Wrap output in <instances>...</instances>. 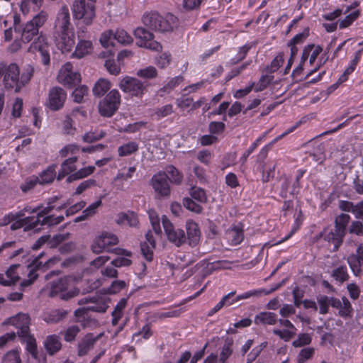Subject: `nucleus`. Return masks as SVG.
I'll list each match as a JSON object with an SVG mask.
<instances>
[{"label": "nucleus", "instance_id": "obj_3", "mask_svg": "<svg viewBox=\"0 0 363 363\" xmlns=\"http://www.w3.org/2000/svg\"><path fill=\"white\" fill-rule=\"evenodd\" d=\"M143 23L153 30L165 33L172 31L177 26L178 18L172 13L162 16L157 12L152 11L143 16Z\"/></svg>", "mask_w": 363, "mask_h": 363}, {"label": "nucleus", "instance_id": "obj_10", "mask_svg": "<svg viewBox=\"0 0 363 363\" xmlns=\"http://www.w3.org/2000/svg\"><path fill=\"white\" fill-rule=\"evenodd\" d=\"M120 89L131 96H141L146 91V85L137 78L125 77L119 83Z\"/></svg>", "mask_w": 363, "mask_h": 363}, {"label": "nucleus", "instance_id": "obj_36", "mask_svg": "<svg viewBox=\"0 0 363 363\" xmlns=\"http://www.w3.org/2000/svg\"><path fill=\"white\" fill-rule=\"evenodd\" d=\"M138 150V145L135 142H130L118 147V155L120 157L130 155Z\"/></svg>", "mask_w": 363, "mask_h": 363}, {"label": "nucleus", "instance_id": "obj_4", "mask_svg": "<svg viewBox=\"0 0 363 363\" xmlns=\"http://www.w3.org/2000/svg\"><path fill=\"white\" fill-rule=\"evenodd\" d=\"M110 298L108 296H89V298H84L79 301V304L91 303V306L87 307H82L77 309L74 311V316L77 318V322L81 323L83 327H85L84 320L88 316L89 311L97 313H104L106 311Z\"/></svg>", "mask_w": 363, "mask_h": 363}, {"label": "nucleus", "instance_id": "obj_44", "mask_svg": "<svg viewBox=\"0 0 363 363\" xmlns=\"http://www.w3.org/2000/svg\"><path fill=\"white\" fill-rule=\"evenodd\" d=\"M342 303L339 310V315L343 318L350 317L352 313V308L350 302L346 296H342Z\"/></svg>", "mask_w": 363, "mask_h": 363}, {"label": "nucleus", "instance_id": "obj_40", "mask_svg": "<svg viewBox=\"0 0 363 363\" xmlns=\"http://www.w3.org/2000/svg\"><path fill=\"white\" fill-rule=\"evenodd\" d=\"M332 276L336 281L341 283L347 281L349 278L347 267L345 266H340L335 269L332 272Z\"/></svg>", "mask_w": 363, "mask_h": 363}, {"label": "nucleus", "instance_id": "obj_5", "mask_svg": "<svg viewBox=\"0 0 363 363\" xmlns=\"http://www.w3.org/2000/svg\"><path fill=\"white\" fill-rule=\"evenodd\" d=\"M48 19V13L40 11L28 21L23 28L21 40L25 43L30 42L39 33V28L42 27Z\"/></svg>", "mask_w": 363, "mask_h": 363}, {"label": "nucleus", "instance_id": "obj_12", "mask_svg": "<svg viewBox=\"0 0 363 363\" xmlns=\"http://www.w3.org/2000/svg\"><path fill=\"white\" fill-rule=\"evenodd\" d=\"M30 318L28 314L19 313L16 315L11 317L6 320L4 325H12L17 329L18 336H28L30 333L29 325Z\"/></svg>", "mask_w": 363, "mask_h": 363}, {"label": "nucleus", "instance_id": "obj_9", "mask_svg": "<svg viewBox=\"0 0 363 363\" xmlns=\"http://www.w3.org/2000/svg\"><path fill=\"white\" fill-rule=\"evenodd\" d=\"M162 223L167 239L170 242L177 247H180L186 242V236L184 230L174 228L166 216H162Z\"/></svg>", "mask_w": 363, "mask_h": 363}, {"label": "nucleus", "instance_id": "obj_13", "mask_svg": "<svg viewBox=\"0 0 363 363\" xmlns=\"http://www.w3.org/2000/svg\"><path fill=\"white\" fill-rule=\"evenodd\" d=\"M30 52H39L41 56V61L43 65L50 64V45L46 40L45 36L40 35L32 43L28 49Z\"/></svg>", "mask_w": 363, "mask_h": 363}, {"label": "nucleus", "instance_id": "obj_48", "mask_svg": "<svg viewBox=\"0 0 363 363\" xmlns=\"http://www.w3.org/2000/svg\"><path fill=\"white\" fill-rule=\"evenodd\" d=\"M79 332L80 328L78 325H72L68 327L65 332V340L68 342L74 341Z\"/></svg>", "mask_w": 363, "mask_h": 363}, {"label": "nucleus", "instance_id": "obj_31", "mask_svg": "<svg viewBox=\"0 0 363 363\" xmlns=\"http://www.w3.org/2000/svg\"><path fill=\"white\" fill-rule=\"evenodd\" d=\"M55 167L56 165L49 167L46 170L37 177L38 183L40 184H45L51 183L55 177Z\"/></svg>", "mask_w": 363, "mask_h": 363}, {"label": "nucleus", "instance_id": "obj_1", "mask_svg": "<svg viewBox=\"0 0 363 363\" xmlns=\"http://www.w3.org/2000/svg\"><path fill=\"white\" fill-rule=\"evenodd\" d=\"M52 38L62 52L71 51L75 44L74 33L70 22L69 9L62 6L58 12L53 28Z\"/></svg>", "mask_w": 363, "mask_h": 363}, {"label": "nucleus", "instance_id": "obj_41", "mask_svg": "<svg viewBox=\"0 0 363 363\" xmlns=\"http://www.w3.org/2000/svg\"><path fill=\"white\" fill-rule=\"evenodd\" d=\"M168 179L172 183L179 184L182 182L183 175L174 166H169L167 169Z\"/></svg>", "mask_w": 363, "mask_h": 363}, {"label": "nucleus", "instance_id": "obj_27", "mask_svg": "<svg viewBox=\"0 0 363 363\" xmlns=\"http://www.w3.org/2000/svg\"><path fill=\"white\" fill-rule=\"evenodd\" d=\"M33 219L34 217L29 216L17 220H16V222L11 224L10 228L11 230H16L26 225L24 229L26 231L32 230L36 228L35 223L33 221Z\"/></svg>", "mask_w": 363, "mask_h": 363}, {"label": "nucleus", "instance_id": "obj_61", "mask_svg": "<svg viewBox=\"0 0 363 363\" xmlns=\"http://www.w3.org/2000/svg\"><path fill=\"white\" fill-rule=\"evenodd\" d=\"M152 335V332L151 330V325L150 323H146L140 331L133 334L134 337L142 336L145 340H148Z\"/></svg>", "mask_w": 363, "mask_h": 363}, {"label": "nucleus", "instance_id": "obj_37", "mask_svg": "<svg viewBox=\"0 0 363 363\" xmlns=\"http://www.w3.org/2000/svg\"><path fill=\"white\" fill-rule=\"evenodd\" d=\"M228 235L231 240V243L235 245L240 244L244 238L243 230L238 227L229 230Z\"/></svg>", "mask_w": 363, "mask_h": 363}, {"label": "nucleus", "instance_id": "obj_34", "mask_svg": "<svg viewBox=\"0 0 363 363\" xmlns=\"http://www.w3.org/2000/svg\"><path fill=\"white\" fill-rule=\"evenodd\" d=\"M350 220V216L346 213H341L335 220V228L346 234V227Z\"/></svg>", "mask_w": 363, "mask_h": 363}, {"label": "nucleus", "instance_id": "obj_25", "mask_svg": "<svg viewBox=\"0 0 363 363\" xmlns=\"http://www.w3.org/2000/svg\"><path fill=\"white\" fill-rule=\"evenodd\" d=\"M96 339L91 338L89 335H86L78 344L77 354L79 357L87 354L89 350L94 347Z\"/></svg>", "mask_w": 363, "mask_h": 363}, {"label": "nucleus", "instance_id": "obj_26", "mask_svg": "<svg viewBox=\"0 0 363 363\" xmlns=\"http://www.w3.org/2000/svg\"><path fill=\"white\" fill-rule=\"evenodd\" d=\"M111 89V82L105 79H99L93 87L92 91L94 96L101 97Z\"/></svg>", "mask_w": 363, "mask_h": 363}, {"label": "nucleus", "instance_id": "obj_53", "mask_svg": "<svg viewBox=\"0 0 363 363\" xmlns=\"http://www.w3.org/2000/svg\"><path fill=\"white\" fill-rule=\"evenodd\" d=\"M183 205L188 210L196 213H199L202 211V207L200 205L197 204L191 199L188 197L183 199Z\"/></svg>", "mask_w": 363, "mask_h": 363}, {"label": "nucleus", "instance_id": "obj_42", "mask_svg": "<svg viewBox=\"0 0 363 363\" xmlns=\"http://www.w3.org/2000/svg\"><path fill=\"white\" fill-rule=\"evenodd\" d=\"M189 194L194 199L201 203H205L207 201V196L204 189L200 187H191L189 190Z\"/></svg>", "mask_w": 363, "mask_h": 363}, {"label": "nucleus", "instance_id": "obj_57", "mask_svg": "<svg viewBox=\"0 0 363 363\" xmlns=\"http://www.w3.org/2000/svg\"><path fill=\"white\" fill-rule=\"evenodd\" d=\"M349 233L351 234H355L358 236L363 235V224L362 222L354 220L351 223L349 227Z\"/></svg>", "mask_w": 363, "mask_h": 363}, {"label": "nucleus", "instance_id": "obj_64", "mask_svg": "<svg viewBox=\"0 0 363 363\" xmlns=\"http://www.w3.org/2000/svg\"><path fill=\"white\" fill-rule=\"evenodd\" d=\"M64 220V217L62 216H60L57 217H54V216H48L43 218V220L41 222V225H57L62 222Z\"/></svg>", "mask_w": 363, "mask_h": 363}, {"label": "nucleus", "instance_id": "obj_60", "mask_svg": "<svg viewBox=\"0 0 363 363\" xmlns=\"http://www.w3.org/2000/svg\"><path fill=\"white\" fill-rule=\"evenodd\" d=\"M233 350L230 345H224L219 355L218 363H225L232 354Z\"/></svg>", "mask_w": 363, "mask_h": 363}, {"label": "nucleus", "instance_id": "obj_52", "mask_svg": "<svg viewBox=\"0 0 363 363\" xmlns=\"http://www.w3.org/2000/svg\"><path fill=\"white\" fill-rule=\"evenodd\" d=\"M286 279L282 280L281 282L277 284L274 286L269 289H262L259 290H255L252 291H250L246 293L245 295H258L261 294H265L266 295L269 294L271 293H274L277 289H279L286 281Z\"/></svg>", "mask_w": 363, "mask_h": 363}, {"label": "nucleus", "instance_id": "obj_39", "mask_svg": "<svg viewBox=\"0 0 363 363\" xmlns=\"http://www.w3.org/2000/svg\"><path fill=\"white\" fill-rule=\"evenodd\" d=\"M137 76L143 79H151L157 77V71L153 66H149L137 71Z\"/></svg>", "mask_w": 363, "mask_h": 363}, {"label": "nucleus", "instance_id": "obj_23", "mask_svg": "<svg viewBox=\"0 0 363 363\" xmlns=\"http://www.w3.org/2000/svg\"><path fill=\"white\" fill-rule=\"evenodd\" d=\"M127 298H122L116 304V306L114 308V310L113 311L111 315H112V320H111V324L113 326H116L121 320V318L123 315V310L125 308L127 305Z\"/></svg>", "mask_w": 363, "mask_h": 363}, {"label": "nucleus", "instance_id": "obj_51", "mask_svg": "<svg viewBox=\"0 0 363 363\" xmlns=\"http://www.w3.org/2000/svg\"><path fill=\"white\" fill-rule=\"evenodd\" d=\"M359 16L358 10L348 14L344 19L340 21L339 26L340 28H345L350 26Z\"/></svg>", "mask_w": 363, "mask_h": 363}, {"label": "nucleus", "instance_id": "obj_17", "mask_svg": "<svg viewBox=\"0 0 363 363\" xmlns=\"http://www.w3.org/2000/svg\"><path fill=\"white\" fill-rule=\"evenodd\" d=\"M345 235V234L338 231L335 228H334V230H331L330 231H327L325 230L320 234V237H323L324 240L333 245L332 249L333 252H337L339 250L343 242Z\"/></svg>", "mask_w": 363, "mask_h": 363}, {"label": "nucleus", "instance_id": "obj_18", "mask_svg": "<svg viewBox=\"0 0 363 363\" xmlns=\"http://www.w3.org/2000/svg\"><path fill=\"white\" fill-rule=\"evenodd\" d=\"M42 254L39 256L36 257L33 262L28 266L30 269L28 273V279L23 281L21 283V288L23 289L24 287L29 286L31 285L33 281L37 279L38 274L36 273V270L40 269L43 265L42 262L40 261V258L41 257Z\"/></svg>", "mask_w": 363, "mask_h": 363}, {"label": "nucleus", "instance_id": "obj_55", "mask_svg": "<svg viewBox=\"0 0 363 363\" xmlns=\"http://www.w3.org/2000/svg\"><path fill=\"white\" fill-rule=\"evenodd\" d=\"M173 113V106L171 104H167L162 107L157 108L155 110V114L159 118H164L169 116Z\"/></svg>", "mask_w": 363, "mask_h": 363}, {"label": "nucleus", "instance_id": "obj_54", "mask_svg": "<svg viewBox=\"0 0 363 363\" xmlns=\"http://www.w3.org/2000/svg\"><path fill=\"white\" fill-rule=\"evenodd\" d=\"M311 337L307 333L300 334L296 340L293 342V345L295 347H301L308 345L311 342Z\"/></svg>", "mask_w": 363, "mask_h": 363}, {"label": "nucleus", "instance_id": "obj_15", "mask_svg": "<svg viewBox=\"0 0 363 363\" xmlns=\"http://www.w3.org/2000/svg\"><path fill=\"white\" fill-rule=\"evenodd\" d=\"M118 242V237L108 232L102 233L96 240L91 248L94 253L99 254L107 247L116 245Z\"/></svg>", "mask_w": 363, "mask_h": 363}, {"label": "nucleus", "instance_id": "obj_45", "mask_svg": "<svg viewBox=\"0 0 363 363\" xmlns=\"http://www.w3.org/2000/svg\"><path fill=\"white\" fill-rule=\"evenodd\" d=\"M3 363H21L20 351L18 350L9 351L3 358Z\"/></svg>", "mask_w": 363, "mask_h": 363}, {"label": "nucleus", "instance_id": "obj_6", "mask_svg": "<svg viewBox=\"0 0 363 363\" xmlns=\"http://www.w3.org/2000/svg\"><path fill=\"white\" fill-rule=\"evenodd\" d=\"M72 12L75 18L83 19L86 25H89L95 17L94 3L91 0H75Z\"/></svg>", "mask_w": 363, "mask_h": 363}, {"label": "nucleus", "instance_id": "obj_22", "mask_svg": "<svg viewBox=\"0 0 363 363\" xmlns=\"http://www.w3.org/2000/svg\"><path fill=\"white\" fill-rule=\"evenodd\" d=\"M277 321V315L272 312H260L255 317L256 325H274Z\"/></svg>", "mask_w": 363, "mask_h": 363}, {"label": "nucleus", "instance_id": "obj_2", "mask_svg": "<svg viewBox=\"0 0 363 363\" xmlns=\"http://www.w3.org/2000/svg\"><path fill=\"white\" fill-rule=\"evenodd\" d=\"M33 74L34 68L30 65L24 67L20 76V69L16 63L8 65L4 62H0V79L4 77L3 84L6 90H13L15 93L20 92L30 82Z\"/></svg>", "mask_w": 363, "mask_h": 363}, {"label": "nucleus", "instance_id": "obj_7", "mask_svg": "<svg viewBox=\"0 0 363 363\" xmlns=\"http://www.w3.org/2000/svg\"><path fill=\"white\" fill-rule=\"evenodd\" d=\"M121 96L118 90H111L105 98L99 102V111L101 116L110 117L119 107Z\"/></svg>", "mask_w": 363, "mask_h": 363}, {"label": "nucleus", "instance_id": "obj_29", "mask_svg": "<svg viewBox=\"0 0 363 363\" xmlns=\"http://www.w3.org/2000/svg\"><path fill=\"white\" fill-rule=\"evenodd\" d=\"M233 297V296H223V298L208 311V316H212L218 311H220L225 305H231L235 301H237L245 298H248L249 296H236V298L233 299L232 301H230V299Z\"/></svg>", "mask_w": 363, "mask_h": 363}, {"label": "nucleus", "instance_id": "obj_28", "mask_svg": "<svg viewBox=\"0 0 363 363\" xmlns=\"http://www.w3.org/2000/svg\"><path fill=\"white\" fill-rule=\"evenodd\" d=\"M69 286V279L67 278H61L57 281H53L51 285L50 294L57 295L59 293L65 291Z\"/></svg>", "mask_w": 363, "mask_h": 363}, {"label": "nucleus", "instance_id": "obj_63", "mask_svg": "<svg viewBox=\"0 0 363 363\" xmlns=\"http://www.w3.org/2000/svg\"><path fill=\"white\" fill-rule=\"evenodd\" d=\"M284 62V54L279 53L271 62L268 67L269 72H275Z\"/></svg>", "mask_w": 363, "mask_h": 363}, {"label": "nucleus", "instance_id": "obj_30", "mask_svg": "<svg viewBox=\"0 0 363 363\" xmlns=\"http://www.w3.org/2000/svg\"><path fill=\"white\" fill-rule=\"evenodd\" d=\"M347 262L350 266L354 275L357 276L362 272V261L360 255L357 252L355 255H351L347 258Z\"/></svg>", "mask_w": 363, "mask_h": 363}, {"label": "nucleus", "instance_id": "obj_20", "mask_svg": "<svg viewBox=\"0 0 363 363\" xmlns=\"http://www.w3.org/2000/svg\"><path fill=\"white\" fill-rule=\"evenodd\" d=\"M186 228L189 245L191 246L196 245L201 235L198 224L194 221H188L186 225Z\"/></svg>", "mask_w": 363, "mask_h": 363}, {"label": "nucleus", "instance_id": "obj_16", "mask_svg": "<svg viewBox=\"0 0 363 363\" xmlns=\"http://www.w3.org/2000/svg\"><path fill=\"white\" fill-rule=\"evenodd\" d=\"M167 179L168 176L164 172H159L152 178L153 189L162 196H169L170 194V187Z\"/></svg>", "mask_w": 363, "mask_h": 363}, {"label": "nucleus", "instance_id": "obj_47", "mask_svg": "<svg viewBox=\"0 0 363 363\" xmlns=\"http://www.w3.org/2000/svg\"><path fill=\"white\" fill-rule=\"evenodd\" d=\"M115 33L116 40L123 45H128L133 43L132 37L124 30H117Z\"/></svg>", "mask_w": 363, "mask_h": 363}, {"label": "nucleus", "instance_id": "obj_59", "mask_svg": "<svg viewBox=\"0 0 363 363\" xmlns=\"http://www.w3.org/2000/svg\"><path fill=\"white\" fill-rule=\"evenodd\" d=\"M95 185L96 181L94 179H89L86 181H84L77 187L74 195H79L85 190Z\"/></svg>", "mask_w": 363, "mask_h": 363}, {"label": "nucleus", "instance_id": "obj_11", "mask_svg": "<svg viewBox=\"0 0 363 363\" xmlns=\"http://www.w3.org/2000/svg\"><path fill=\"white\" fill-rule=\"evenodd\" d=\"M73 66L70 62L65 63L60 69L57 79L59 82L72 88L81 82L79 72L72 71Z\"/></svg>", "mask_w": 363, "mask_h": 363}, {"label": "nucleus", "instance_id": "obj_14", "mask_svg": "<svg viewBox=\"0 0 363 363\" xmlns=\"http://www.w3.org/2000/svg\"><path fill=\"white\" fill-rule=\"evenodd\" d=\"M67 99L65 91L59 86L50 89L48 106L51 110L57 111L62 108Z\"/></svg>", "mask_w": 363, "mask_h": 363}, {"label": "nucleus", "instance_id": "obj_19", "mask_svg": "<svg viewBox=\"0 0 363 363\" xmlns=\"http://www.w3.org/2000/svg\"><path fill=\"white\" fill-rule=\"evenodd\" d=\"M44 347L49 355H54L62 348L60 337L57 335L47 336L44 341Z\"/></svg>", "mask_w": 363, "mask_h": 363}, {"label": "nucleus", "instance_id": "obj_46", "mask_svg": "<svg viewBox=\"0 0 363 363\" xmlns=\"http://www.w3.org/2000/svg\"><path fill=\"white\" fill-rule=\"evenodd\" d=\"M114 35L115 33L111 30L104 32L100 38L101 45L105 48L114 45L113 40H116Z\"/></svg>", "mask_w": 363, "mask_h": 363}, {"label": "nucleus", "instance_id": "obj_43", "mask_svg": "<svg viewBox=\"0 0 363 363\" xmlns=\"http://www.w3.org/2000/svg\"><path fill=\"white\" fill-rule=\"evenodd\" d=\"M315 353V350L313 347H306L302 349L296 358L297 363H305L306 361L312 358Z\"/></svg>", "mask_w": 363, "mask_h": 363}, {"label": "nucleus", "instance_id": "obj_58", "mask_svg": "<svg viewBox=\"0 0 363 363\" xmlns=\"http://www.w3.org/2000/svg\"><path fill=\"white\" fill-rule=\"evenodd\" d=\"M104 66L111 74L118 75L121 72L120 66L116 63L114 60H106Z\"/></svg>", "mask_w": 363, "mask_h": 363}, {"label": "nucleus", "instance_id": "obj_24", "mask_svg": "<svg viewBox=\"0 0 363 363\" xmlns=\"http://www.w3.org/2000/svg\"><path fill=\"white\" fill-rule=\"evenodd\" d=\"M92 49V43L90 40H80L76 46L73 55L80 59L89 54Z\"/></svg>", "mask_w": 363, "mask_h": 363}, {"label": "nucleus", "instance_id": "obj_49", "mask_svg": "<svg viewBox=\"0 0 363 363\" xmlns=\"http://www.w3.org/2000/svg\"><path fill=\"white\" fill-rule=\"evenodd\" d=\"M88 91L89 89L85 85L76 88L72 92L74 101L77 103H82L83 101L84 96L88 94Z\"/></svg>", "mask_w": 363, "mask_h": 363}, {"label": "nucleus", "instance_id": "obj_56", "mask_svg": "<svg viewBox=\"0 0 363 363\" xmlns=\"http://www.w3.org/2000/svg\"><path fill=\"white\" fill-rule=\"evenodd\" d=\"M309 35V30L306 28L302 33L295 35L291 40L289 41L288 45L301 44L306 39Z\"/></svg>", "mask_w": 363, "mask_h": 363}, {"label": "nucleus", "instance_id": "obj_35", "mask_svg": "<svg viewBox=\"0 0 363 363\" xmlns=\"http://www.w3.org/2000/svg\"><path fill=\"white\" fill-rule=\"evenodd\" d=\"M360 51L356 52L354 58L352 60L350 66L345 70L344 73L340 77L338 83L341 84L347 79V77L355 69L357 64L360 59Z\"/></svg>", "mask_w": 363, "mask_h": 363}, {"label": "nucleus", "instance_id": "obj_38", "mask_svg": "<svg viewBox=\"0 0 363 363\" xmlns=\"http://www.w3.org/2000/svg\"><path fill=\"white\" fill-rule=\"evenodd\" d=\"M67 314V311L64 309H56L52 311L45 320L48 323H56L62 320Z\"/></svg>", "mask_w": 363, "mask_h": 363}, {"label": "nucleus", "instance_id": "obj_33", "mask_svg": "<svg viewBox=\"0 0 363 363\" xmlns=\"http://www.w3.org/2000/svg\"><path fill=\"white\" fill-rule=\"evenodd\" d=\"M94 169H95L94 166H89V167L82 168V169H79V171L76 172L75 173L69 175L67 177V182L69 183L73 181L84 178V177L91 174L94 172Z\"/></svg>", "mask_w": 363, "mask_h": 363}, {"label": "nucleus", "instance_id": "obj_32", "mask_svg": "<svg viewBox=\"0 0 363 363\" xmlns=\"http://www.w3.org/2000/svg\"><path fill=\"white\" fill-rule=\"evenodd\" d=\"M22 341L26 342V350L33 357L38 354L37 344L35 337L29 333L28 336H20Z\"/></svg>", "mask_w": 363, "mask_h": 363}, {"label": "nucleus", "instance_id": "obj_21", "mask_svg": "<svg viewBox=\"0 0 363 363\" xmlns=\"http://www.w3.org/2000/svg\"><path fill=\"white\" fill-rule=\"evenodd\" d=\"M116 222L119 225H128L130 227H137L139 224L138 216L133 211L119 213Z\"/></svg>", "mask_w": 363, "mask_h": 363}, {"label": "nucleus", "instance_id": "obj_62", "mask_svg": "<svg viewBox=\"0 0 363 363\" xmlns=\"http://www.w3.org/2000/svg\"><path fill=\"white\" fill-rule=\"evenodd\" d=\"M290 182L288 179L284 178L281 180V186L280 191V196L283 198H288L289 195H292V191H290Z\"/></svg>", "mask_w": 363, "mask_h": 363}, {"label": "nucleus", "instance_id": "obj_8", "mask_svg": "<svg viewBox=\"0 0 363 363\" xmlns=\"http://www.w3.org/2000/svg\"><path fill=\"white\" fill-rule=\"evenodd\" d=\"M134 35L138 40L137 45L142 48L155 51H160L162 45L154 40V35L143 27H138L134 30Z\"/></svg>", "mask_w": 363, "mask_h": 363}, {"label": "nucleus", "instance_id": "obj_50", "mask_svg": "<svg viewBox=\"0 0 363 363\" xmlns=\"http://www.w3.org/2000/svg\"><path fill=\"white\" fill-rule=\"evenodd\" d=\"M19 267L20 264H13L6 272V277L12 284H15L20 279V277L16 272V270Z\"/></svg>", "mask_w": 363, "mask_h": 363}]
</instances>
